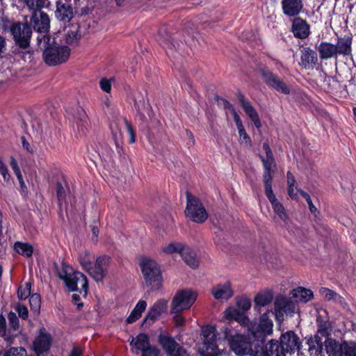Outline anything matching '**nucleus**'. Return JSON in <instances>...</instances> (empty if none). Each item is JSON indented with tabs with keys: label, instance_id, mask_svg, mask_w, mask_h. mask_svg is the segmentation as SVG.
Returning <instances> with one entry per match:
<instances>
[{
	"label": "nucleus",
	"instance_id": "obj_1",
	"mask_svg": "<svg viewBox=\"0 0 356 356\" xmlns=\"http://www.w3.org/2000/svg\"><path fill=\"white\" fill-rule=\"evenodd\" d=\"M39 46L44 49L43 58L49 66H54L67 60L70 49L67 46L58 45L54 40L49 36L38 38Z\"/></svg>",
	"mask_w": 356,
	"mask_h": 356
},
{
	"label": "nucleus",
	"instance_id": "obj_2",
	"mask_svg": "<svg viewBox=\"0 0 356 356\" xmlns=\"http://www.w3.org/2000/svg\"><path fill=\"white\" fill-rule=\"evenodd\" d=\"M224 338L231 350L238 356H245L252 352V344L249 337L241 334L231 324L222 328Z\"/></svg>",
	"mask_w": 356,
	"mask_h": 356
},
{
	"label": "nucleus",
	"instance_id": "obj_3",
	"mask_svg": "<svg viewBox=\"0 0 356 356\" xmlns=\"http://www.w3.org/2000/svg\"><path fill=\"white\" fill-rule=\"evenodd\" d=\"M58 275L70 291H79L86 293L88 287V280L82 273L74 271L69 265L63 263L61 268L58 270Z\"/></svg>",
	"mask_w": 356,
	"mask_h": 356
},
{
	"label": "nucleus",
	"instance_id": "obj_4",
	"mask_svg": "<svg viewBox=\"0 0 356 356\" xmlns=\"http://www.w3.org/2000/svg\"><path fill=\"white\" fill-rule=\"evenodd\" d=\"M264 154L259 155L264 168V181L265 191L269 200H274L275 195L272 189V179L274 172V168L276 166L273 154L267 143H264L262 146Z\"/></svg>",
	"mask_w": 356,
	"mask_h": 356
},
{
	"label": "nucleus",
	"instance_id": "obj_5",
	"mask_svg": "<svg viewBox=\"0 0 356 356\" xmlns=\"http://www.w3.org/2000/svg\"><path fill=\"white\" fill-rule=\"evenodd\" d=\"M140 265L146 285L152 290L159 289L163 279L159 264L153 259L145 258Z\"/></svg>",
	"mask_w": 356,
	"mask_h": 356
},
{
	"label": "nucleus",
	"instance_id": "obj_6",
	"mask_svg": "<svg viewBox=\"0 0 356 356\" xmlns=\"http://www.w3.org/2000/svg\"><path fill=\"white\" fill-rule=\"evenodd\" d=\"M203 342L199 347L198 352L201 356H218L220 350L216 344L217 332L216 327L207 325L202 328Z\"/></svg>",
	"mask_w": 356,
	"mask_h": 356
},
{
	"label": "nucleus",
	"instance_id": "obj_7",
	"mask_svg": "<svg viewBox=\"0 0 356 356\" xmlns=\"http://www.w3.org/2000/svg\"><path fill=\"white\" fill-rule=\"evenodd\" d=\"M197 293L191 289L178 291L172 298L170 312L181 313L192 307L197 299Z\"/></svg>",
	"mask_w": 356,
	"mask_h": 356
},
{
	"label": "nucleus",
	"instance_id": "obj_8",
	"mask_svg": "<svg viewBox=\"0 0 356 356\" xmlns=\"http://www.w3.org/2000/svg\"><path fill=\"white\" fill-rule=\"evenodd\" d=\"M273 323L267 314L261 316L259 322H254L248 325V332L255 339L263 342L268 336L273 334Z\"/></svg>",
	"mask_w": 356,
	"mask_h": 356
},
{
	"label": "nucleus",
	"instance_id": "obj_9",
	"mask_svg": "<svg viewBox=\"0 0 356 356\" xmlns=\"http://www.w3.org/2000/svg\"><path fill=\"white\" fill-rule=\"evenodd\" d=\"M186 216L193 222H204L208 218L207 212L201 202H187Z\"/></svg>",
	"mask_w": 356,
	"mask_h": 356
},
{
	"label": "nucleus",
	"instance_id": "obj_10",
	"mask_svg": "<svg viewBox=\"0 0 356 356\" xmlns=\"http://www.w3.org/2000/svg\"><path fill=\"white\" fill-rule=\"evenodd\" d=\"M11 32L16 42L22 48L29 45L32 31L26 24L15 23L11 27Z\"/></svg>",
	"mask_w": 356,
	"mask_h": 356
},
{
	"label": "nucleus",
	"instance_id": "obj_11",
	"mask_svg": "<svg viewBox=\"0 0 356 356\" xmlns=\"http://www.w3.org/2000/svg\"><path fill=\"white\" fill-rule=\"evenodd\" d=\"M159 341L168 356H184V355H189L172 337L168 335L161 334L159 337Z\"/></svg>",
	"mask_w": 356,
	"mask_h": 356
},
{
	"label": "nucleus",
	"instance_id": "obj_12",
	"mask_svg": "<svg viewBox=\"0 0 356 356\" xmlns=\"http://www.w3.org/2000/svg\"><path fill=\"white\" fill-rule=\"evenodd\" d=\"M109 264V257L101 256L97 258L95 266H90L88 273L96 281L102 282L106 276Z\"/></svg>",
	"mask_w": 356,
	"mask_h": 356
},
{
	"label": "nucleus",
	"instance_id": "obj_13",
	"mask_svg": "<svg viewBox=\"0 0 356 356\" xmlns=\"http://www.w3.org/2000/svg\"><path fill=\"white\" fill-rule=\"evenodd\" d=\"M282 350L293 353L298 350L300 346L299 337L293 331H289L282 334L280 337Z\"/></svg>",
	"mask_w": 356,
	"mask_h": 356
},
{
	"label": "nucleus",
	"instance_id": "obj_14",
	"mask_svg": "<svg viewBox=\"0 0 356 356\" xmlns=\"http://www.w3.org/2000/svg\"><path fill=\"white\" fill-rule=\"evenodd\" d=\"M51 337L47 332L44 327L40 330L39 334L33 342V347L38 355L47 352L51 345Z\"/></svg>",
	"mask_w": 356,
	"mask_h": 356
},
{
	"label": "nucleus",
	"instance_id": "obj_15",
	"mask_svg": "<svg viewBox=\"0 0 356 356\" xmlns=\"http://www.w3.org/2000/svg\"><path fill=\"white\" fill-rule=\"evenodd\" d=\"M261 73L266 83L273 87L277 92L284 95L290 93V88L278 76L274 75L268 70H262Z\"/></svg>",
	"mask_w": 356,
	"mask_h": 356
},
{
	"label": "nucleus",
	"instance_id": "obj_16",
	"mask_svg": "<svg viewBox=\"0 0 356 356\" xmlns=\"http://www.w3.org/2000/svg\"><path fill=\"white\" fill-rule=\"evenodd\" d=\"M168 301L165 299H159L150 307L149 312L144 320L145 323H152L162 314L167 312Z\"/></svg>",
	"mask_w": 356,
	"mask_h": 356
},
{
	"label": "nucleus",
	"instance_id": "obj_17",
	"mask_svg": "<svg viewBox=\"0 0 356 356\" xmlns=\"http://www.w3.org/2000/svg\"><path fill=\"white\" fill-rule=\"evenodd\" d=\"M275 309L277 312V315L279 316L292 314L295 310V305L289 298L280 296L275 299Z\"/></svg>",
	"mask_w": 356,
	"mask_h": 356
},
{
	"label": "nucleus",
	"instance_id": "obj_18",
	"mask_svg": "<svg viewBox=\"0 0 356 356\" xmlns=\"http://www.w3.org/2000/svg\"><path fill=\"white\" fill-rule=\"evenodd\" d=\"M54 189L59 200L71 198V191L67 179L63 177H58L54 184Z\"/></svg>",
	"mask_w": 356,
	"mask_h": 356
},
{
	"label": "nucleus",
	"instance_id": "obj_19",
	"mask_svg": "<svg viewBox=\"0 0 356 356\" xmlns=\"http://www.w3.org/2000/svg\"><path fill=\"white\" fill-rule=\"evenodd\" d=\"M31 22L34 29L38 32L44 33L49 30L50 26L49 17L48 15L44 12L33 13Z\"/></svg>",
	"mask_w": 356,
	"mask_h": 356
},
{
	"label": "nucleus",
	"instance_id": "obj_20",
	"mask_svg": "<svg viewBox=\"0 0 356 356\" xmlns=\"http://www.w3.org/2000/svg\"><path fill=\"white\" fill-rule=\"evenodd\" d=\"M130 346L131 351L136 354H138L139 351L142 353L146 349L153 346L149 343V337L144 333H140L136 337H132Z\"/></svg>",
	"mask_w": 356,
	"mask_h": 356
},
{
	"label": "nucleus",
	"instance_id": "obj_21",
	"mask_svg": "<svg viewBox=\"0 0 356 356\" xmlns=\"http://www.w3.org/2000/svg\"><path fill=\"white\" fill-rule=\"evenodd\" d=\"M292 32L295 37L305 39L310 33L309 25L305 20L297 17L293 22Z\"/></svg>",
	"mask_w": 356,
	"mask_h": 356
},
{
	"label": "nucleus",
	"instance_id": "obj_22",
	"mask_svg": "<svg viewBox=\"0 0 356 356\" xmlns=\"http://www.w3.org/2000/svg\"><path fill=\"white\" fill-rule=\"evenodd\" d=\"M317 62V54L314 50L309 47H305L302 49L300 65L306 69H312Z\"/></svg>",
	"mask_w": 356,
	"mask_h": 356
},
{
	"label": "nucleus",
	"instance_id": "obj_23",
	"mask_svg": "<svg viewBox=\"0 0 356 356\" xmlns=\"http://www.w3.org/2000/svg\"><path fill=\"white\" fill-rule=\"evenodd\" d=\"M211 293L216 300H228L233 296V290L228 282L213 286Z\"/></svg>",
	"mask_w": 356,
	"mask_h": 356
},
{
	"label": "nucleus",
	"instance_id": "obj_24",
	"mask_svg": "<svg viewBox=\"0 0 356 356\" xmlns=\"http://www.w3.org/2000/svg\"><path fill=\"white\" fill-rule=\"evenodd\" d=\"M287 184L289 187V195L292 199H305V200H311V197L309 194L297 188L294 176L290 172H288L287 173Z\"/></svg>",
	"mask_w": 356,
	"mask_h": 356
},
{
	"label": "nucleus",
	"instance_id": "obj_25",
	"mask_svg": "<svg viewBox=\"0 0 356 356\" xmlns=\"http://www.w3.org/2000/svg\"><path fill=\"white\" fill-rule=\"evenodd\" d=\"M9 327L8 328V343H11L13 339L22 332V327L19 325V320L16 314L10 312L8 315Z\"/></svg>",
	"mask_w": 356,
	"mask_h": 356
},
{
	"label": "nucleus",
	"instance_id": "obj_26",
	"mask_svg": "<svg viewBox=\"0 0 356 356\" xmlns=\"http://www.w3.org/2000/svg\"><path fill=\"white\" fill-rule=\"evenodd\" d=\"M239 102L245 113L253 122L257 129H260L261 127V123L256 109L252 106L249 101L244 98V97H241L239 98Z\"/></svg>",
	"mask_w": 356,
	"mask_h": 356
},
{
	"label": "nucleus",
	"instance_id": "obj_27",
	"mask_svg": "<svg viewBox=\"0 0 356 356\" xmlns=\"http://www.w3.org/2000/svg\"><path fill=\"white\" fill-rule=\"evenodd\" d=\"M282 6L284 14L292 17L300 13L303 4L302 0H282Z\"/></svg>",
	"mask_w": 356,
	"mask_h": 356
},
{
	"label": "nucleus",
	"instance_id": "obj_28",
	"mask_svg": "<svg viewBox=\"0 0 356 356\" xmlns=\"http://www.w3.org/2000/svg\"><path fill=\"white\" fill-rule=\"evenodd\" d=\"M56 17L63 22H69L73 17L72 7L66 3L57 2Z\"/></svg>",
	"mask_w": 356,
	"mask_h": 356
},
{
	"label": "nucleus",
	"instance_id": "obj_29",
	"mask_svg": "<svg viewBox=\"0 0 356 356\" xmlns=\"http://www.w3.org/2000/svg\"><path fill=\"white\" fill-rule=\"evenodd\" d=\"M319 292L325 300L333 301L343 307L346 305L344 298L341 296L330 289L322 287L320 289Z\"/></svg>",
	"mask_w": 356,
	"mask_h": 356
},
{
	"label": "nucleus",
	"instance_id": "obj_30",
	"mask_svg": "<svg viewBox=\"0 0 356 356\" xmlns=\"http://www.w3.org/2000/svg\"><path fill=\"white\" fill-rule=\"evenodd\" d=\"M321 59L327 60L337 56L335 45L327 42H322L317 48Z\"/></svg>",
	"mask_w": 356,
	"mask_h": 356
},
{
	"label": "nucleus",
	"instance_id": "obj_31",
	"mask_svg": "<svg viewBox=\"0 0 356 356\" xmlns=\"http://www.w3.org/2000/svg\"><path fill=\"white\" fill-rule=\"evenodd\" d=\"M308 350L310 355L318 356L323 350V343L318 335H314L307 340Z\"/></svg>",
	"mask_w": 356,
	"mask_h": 356
},
{
	"label": "nucleus",
	"instance_id": "obj_32",
	"mask_svg": "<svg viewBox=\"0 0 356 356\" xmlns=\"http://www.w3.org/2000/svg\"><path fill=\"white\" fill-rule=\"evenodd\" d=\"M352 39L349 37L340 38L335 45L336 54L340 55H349L351 53Z\"/></svg>",
	"mask_w": 356,
	"mask_h": 356
},
{
	"label": "nucleus",
	"instance_id": "obj_33",
	"mask_svg": "<svg viewBox=\"0 0 356 356\" xmlns=\"http://www.w3.org/2000/svg\"><path fill=\"white\" fill-rule=\"evenodd\" d=\"M181 257L187 265L191 268L198 266V260L197 259L195 252L188 246H184L181 254Z\"/></svg>",
	"mask_w": 356,
	"mask_h": 356
},
{
	"label": "nucleus",
	"instance_id": "obj_34",
	"mask_svg": "<svg viewBox=\"0 0 356 356\" xmlns=\"http://www.w3.org/2000/svg\"><path fill=\"white\" fill-rule=\"evenodd\" d=\"M291 294L297 302H307L313 297L312 291L303 287H298L293 289Z\"/></svg>",
	"mask_w": 356,
	"mask_h": 356
},
{
	"label": "nucleus",
	"instance_id": "obj_35",
	"mask_svg": "<svg viewBox=\"0 0 356 356\" xmlns=\"http://www.w3.org/2000/svg\"><path fill=\"white\" fill-rule=\"evenodd\" d=\"M325 348L328 356H341V343L335 339L327 338L325 341Z\"/></svg>",
	"mask_w": 356,
	"mask_h": 356
},
{
	"label": "nucleus",
	"instance_id": "obj_36",
	"mask_svg": "<svg viewBox=\"0 0 356 356\" xmlns=\"http://www.w3.org/2000/svg\"><path fill=\"white\" fill-rule=\"evenodd\" d=\"M280 343L277 340L271 339L262 349L267 351L269 356H281L283 351L280 348Z\"/></svg>",
	"mask_w": 356,
	"mask_h": 356
},
{
	"label": "nucleus",
	"instance_id": "obj_37",
	"mask_svg": "<svg viewBox=\"0 0 356 356\" xmlns=\"http://www.w3.org/2000/svg\"><path fill=\"white\" fill-rule=\"evenodd\" d=\"M76 125L79 133L82 134L86 133L89 126V122L88 116L84 111L81 110L78 111V116L76 118Z\"/></svg>",
	"mask_w": 356,
	"mask_h": 356
},
{
	"label": "nucleus",
	"instance_id": "obj_38",
	"mask_svg": "<svg viewBox=\"0 0 356 356\" xmlns=\"http://www.w3.org/2000/svg\"><path fill=\"white\" fill-rule=\"evenodd\" d=\"M273 299V295L271 291H264L258 293L254 297V302L257 306H266L270 304Z\"/></svg>",
	"mask_w": 356,
	"mask_h": 356
},
{
	"label": "nucleus",
	"instance_id": "obj_39",
	"mask_svg": "<svg viewBox=\"0 0 356 356\" xmlns=\"http://www.w3.org/2000/svg\"><path fill=\"white\" fill-rule=\"evenodd\" d=\"M29 10L35 13L41 12L42 8L47 7L49 4L48 0H24Z\"/></svg>",
	"mask_w": 356,
	"mask_h": 356
},
{
	"label": "nucleus",
	"instance_id": "obj_40",
	"mask_svg": "<svg viewBox=\"0 0 356 356\" xmlns=\"http://www.w3.org/2000/svg\"><path fill=\"white\" fill-rule=\"evenodd\" d=\"M15 250L23 256L30 257L33 252V247L26 243L17 241L14 245Z\"/></svg>",
	"mask_w": 356,
	"mask_h": 356
},
{
	"label": "nucleus",
	"instance_id": "obj_41",
	"mask_svg": "<svg viewBox=\"0 0 356 356\" xmlns=\"http://www.w3.org/2000/svg\"><path fill=\"white\" fill-rule=\"evenodd\" d=\"M184 245L179 242H171L162 248L163 252L165 254H181V251L184 248Z\"/></svg>",
	"mask_w": 356,
	"mask_h": 356
},
{
	"label": "nucleus",
	"instance_id": "obj_42",
	"mask_svg": "<svg viewBox=\"0 0 356 356\" xmlns=\"http://www.w3.org/2000/svg\"><path fill=\"white\" fill-rule=\"evenodd\" d=\"M91 259L92 257L88 250H83L80 252L79 256V263L83 268L85 269L87 272L88 269H90L92 264Z\"/></svg>",
	"mask_w": 356,
	"mask_h": 356
},
{
	"label": "nucleus",
	"instance_id": "obj_43",
	"mask_svg": "<svg viewBox=\"0 0 356 356\" xmlns=\"http://www.w3.org/2000/svg\"><path fill=\"white\" fill-rule=\"evenodd\" d=\"M271 207L274 210V212L282 220L285 221L287 219V213L285 211L284 206L280 202H270Z\"/></svg>",
	"mask_w": 356,
	"mask_h": 356
},
{
	"label": "nucleus",
	"instance_id": "obj_44",
	"mask_svg": "<svg viewBox=\"0 0 356 356\" xmlns=\"http://www.w3.org/2000/svg\"><path fill=\"white\" fill-rule=\"evenodd\" d=\"M31 284L26 282L24 285L20 286L17 290V296L21 300H25L31 295Z\"/></svg>",
	"mask_w": 356,
	"mask_h": 356
},
{
	"label": "nucleus",
	"instance_id": "obj_45",
	"mask_svg": "<svg viewBox=\"0 0 356 356\" xmlns=\"http://www.w3.org/2000/svg\"><path fill=\"white\" fill-rule=\"evenodd\" d=\"M341 356H355L356 354L355 346L346 341L341 343Z\"/></svg>",
	"mask_w": 356,
	"mask_h": 356
},
{
	"label": "nucleus",
	"instance_id": "obj_46",
	"mask_svg": "<svg viewBox=\"0 0 356 356\" xmlns=\"http://www.w3.org/2000/svg\"><path fill=\"white\" fill-rule=\"evenodd\" d=\"M29 303L31 310L35 313H38L40 309V297L38 293H34L31 296Z\"/></svg>",
	"mask_w": 356,
	"mask_h": 356
},
{
	"label": "nucleus",
	"instance_id": "obj_47",
	"mask_svg": "<svg viewBox=\"0 0 356 356\" xmlns=\"http://www.w3.org/2000/svg\"><path fill=\"white\" fill-rule=\"evenodd\" d=\"M8 328L6 318L0 314V337H3L8 343Z\"/></svg>",
	"mask_w": 356,
	"mask_h": 356
},
{
	"label": "nucleus",
	"instance_id": "obj_48",
	"mask_svg": "<svg viewBox=\"0 0 356 356\" xmlns=\"http://www.w3.org/2000/svg\"><path fill=\"white\" fill-rule=\"evenodd\" d=\"M331 331L330 323L327 321L321 322L318 327V334L327 337Z\"/></svg>",
	"mask_w": 356,
	"mask_h": 356
},
{
	"label": "nucleus",
	"instance_id": "obj_49",
	"mask_svg": "<svg viewBox=\"0 0 356 356\" xmlns=\"http://www.w3.org/2000/svg\"><path fill=\"white\" fill-rule=\"evenodd\" d=\"M113 79L102 78L99 81V87L102 91L109 93L111 90V85Z\"/></svg>",
	"mask_w": 356,
	"mask_h": 356
},
{
	"label": "nucleus",
	"instance_id": "obj_50",
	"mask_svg": "<svg viewBox=\"0 0 356 356\" xmlns=\"http://www.w3.org/2000/svg\"><path fill=\"white\" fill-rule=\"evenodd\" d=\"M238 132L239 135V140L241 143H244L247 145L251 146V140L249 136L247 134L243 126L238 128Z\"/></svg>",
	"mask_w": 356,
	"mask_h": 356
},
{
	"label": "nucleus",
	"instance_id": "obj_51",
	"mask_svg": "<svg viewBox=\"0 0 356 356\" xmlns=\"http://www.w3.org/2000/svg\"><path fill=\"white\" fill-rule=\"evenodd\" d=\"M121 125L124 127L129 134V142L134 143L135 142V135L132 126L126 120H122Z\"/></svg>",
	"mask_w": 356,
	"mask_h": 356
},
{
	"label": "nucleus",
	"instance_id": "obj_52",
	"mask_svg": "<svg viewBox=\"0 0 356 356\" xmlns=\"http://www.w3.org/2000/svg\"><path fill=\"white\" fill-rule=\"evenodd\" d=\"M26 353V350L24 348H11L6 353L5 356H25Z\"/></svg>",
	"mask_w": 356,
	"mask_h": 356
},
{
	"label": "nucleus",
	"instance_id": "obj_53",
	"mask_svg": "<svg viewBox=\"0 0 356 356\" xmlns=\"http://www.w3.org/2000/svg\"><path fill=\"white\" fill-rule=\"evenodd\" d=\"M0 174L2 175L3 180L8 182L10 180V174L6 164L0 157Z\"/></svg>",
	"mask_w": 356,
	"mask_h": 356
},
{
	"label": "nucleus",
	"instance_id": "obj_54",
	"mask_svg": "<svg viewBox=\"0 0 356 356\" xmlns=\"http://www.w3.org/2000/svg\"><path fill=\"white\" fill-rule=\"evenodd\" d=\"M16 311L18 313L19 317L23 319H26L29 316L28 309L23 305H18L16 307Z\"/></svg>",
	"mask_w": 356,
	"mask_h": 356
},
{
	"label": "nucleus",
	"instance_id": "obj_55",
	"mask_svg": "<svg viewBox=\"0 0 356 356\" xmlns=\"http://www.w3.org/2000/svg\"><path fill=\"white\" fill-rule=\"evenodd\" d=\"M238 306L243 310H248L251 307V302L248 298H241L237 302Z\"/></svg>",
	"mask_w": 356,
	"mask_h": 356
},
{
	"label": "nucleus",
	"instance_id": "obj_56",
	"mask_svg": "<svg viewBox=\"0 0 356 356\" xmlns=\"http://www.w3.org/2000/svg\"><path fill=\"white\" fill-rule=\"evenodd\" d=\"M175 316L173 317L175 324L176 326H182L184 325L186 322V318L181 315V313H174Z\"/></svg>",
	"mask_w": 356,
	"mask_h": 356
},
{
	"label": "nucleus",
	"instance_id": "obj_57",
	"mask_svg": "<svg viewBox=\"0 0 356 356\" xmlns=\"http://www.w3.org/2000/svg\"><path fill=\"white\" fill-rule=\"evenodd\" d=\"M159 353V350L155 346H152L143 352L141 356H158Z\"/></svg>",
	"mask_w": 356,
	"mask_h": 356
},
{
	"label": "nucleus",
	"instance_id": "obj_58",
	"mask_svg": "<svg viewBox=\"0 0 356 356\" xmlns=\"http://www.w3.org/2000/svg\"><path fill=\"white\" fill-rule=\"evenodd\" d=\"M141 314H140L138 312H136L134 309L131 312L130 315L127 318V322L128 323H132L135 322L136 320H138Z\"/></svg>",
	"mask_w": 356,
	"mask_h": 356
},
{
	"label": "nucleus",
	"instance_id": "obj_59",
	"mask_svg": "<svg viewBox=\"0 0 356 356\" xmlns=\"http://www.w3.org/2000/svg\"><path fill=\"white\" fill-rule=\"evenodd\" d=\"M236 321L241 325L246 326L248 329V325L252 323V322L250 321L248 318H247L244 315H239L237 318H236Z\"/></svg>",
	"mask_w": 356,
	"mask_h": 356
},
{
	"label": "nucleus",
	"instance_id": "obj_60",
	"mask_svg": "<svg viewBox=\"0 0 356 356\" xmlns=\"http://www.w3.org/2000/svg\"><path fill=\"white\" fill-rule=\"evenodd\" d=\"M231 112H232V115L233 116L234 120L235 122L236 128L238 129V128L243 127V122L240 118L239 115L236 113V111L234 108H232Z\"/></svg>",
	"mask_w": 356,
	"mask_h": 356
},
{
	"label": "nucleus",
	"instance_id": "obj_61",
	"mask_svg": "<svg viewBox=\"0 0 356 356\" xmlns=\"http://www.w3.org/2000/svg\"><path fill=\"white\" fill-rule=\"evenodd\" d=\"M10 165L16 176L22 174L16 159L13 156L10 158Z\"/></svg>",
	"mask_w": 356,
	"mask_h": 356
},
{
	"label": "nucleus",
	"instance_id": "obj_62",
	"mask_svg": "<svg viewBox=\"0 0 356 356\" xmlns=\"http://www.w3.org/2000/svg\"><path fill=\"white\" fill-rule=\"evenodd\" d=\"M147 307V302L145 300H139L136 305L134 307V309L136 312H138L140 314H142V313L145 311V308Z\"/></svg>",
	"mask_w": 356,
	"mask_h": 356
},
{
	"label": "nucleus",
	"instance_id": "obj_63",
	"mask_svg": "<svg viewBox=\"0 0 356 356\" xmlns=\"http://www.w3.org/2000/svg\"><path fill=\"white\" fill-rule=\"evenodd\" d=\"M118 124L117 123H113L111 125L112 134L115 139H118L121 137V129H118Z\"/></svg>",
	"mask_w": 356,
	"mask_h": 356
},
{
	"label": "nucleus",
	"instance_id": "obj_64",
	"mask_svg": "<svg viewBox=\"0 0 356 356\" xmlns=\"http://www.w3.org/2000/svg\"><path fill=\"white\" fill-rule=\"evenodd\" d=\"M139 113H140L141 118L144 120H145L147 118V115L149 118L152 117V111L149 107V105H148V104L145 105V111H139Z\"/></svg>",
	"mask_w": 356,
	"mask_h": 356
}]
</instances>
